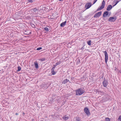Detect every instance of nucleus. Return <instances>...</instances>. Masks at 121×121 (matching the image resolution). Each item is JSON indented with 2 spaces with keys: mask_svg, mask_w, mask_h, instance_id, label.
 Segmentation results:
<instances>
[{
  "mask_svg": "<svg viewBox=\"0 0 121 121\" xmlns=\"http://www.w3.org/2000/svg\"><path fill=\"white\" fill-rule=\"evenodd\" d=\"M118 119L120 120H121V115L119 116L118 118Z\"/></svg>",
  "mask_w": 121,
  "mask_h": 121,
  "instance_id": "7c9ffc66",
  "label": "nucleus"
},
{
  "mask_svg": "<svg viewBox=\"0 0 121 121\" xmlns=\"http://www.w3.org/2000/svg\"><path fill=\"white\" fill-rule=\"evenodd\" d=\"M66 79V80L67 81V82H69V80L67 79Z\"/></svg>",
  "mask_w": 121,
  "mask_h": 121,
  "instance_id": "c9c22d12",
  "label": "nucleus"
},
{
  "mask_svg": "<svg viewBox=\"0 0 121 121\" xmlns=\"http://www.w3.org/2000/svg\"><path fill=\"white\" fill-rule=\"evenodd\" d=\"M66 22V21H65L64 22L62 23L60 25V26L62 27H64L65 25V24Z\"/></svg>",
  "mask_w": 121,
  "mask_h": 121,
  "instance_id": "f8f14e48",
  "label": "nucleus"
},
{
  "mask_svg": "<svg viewBox=\"0 0 121 121\" xmlns=\"http://www.w3.org/2000/svg\"><path fill=\"white\" fill-rule=\"evenodd\" d=\"M84 48L83 47H82V48H81V49L82 50H83Z\"/></svg>",
  "mask_w": 121,
  "mask_h": 121,
  "instance_id": "473e14b6",
  "label": "nucleus"
},
{
  "mask_svg": "<svg viewBox=\"0 0 121 121\" xmlns=\"http://www.w3.org/2000/svg\"><path fill=\"white\" fill-rule=\"evenodd\" d=\"M71 79H73V78H71Z\"/></svg>",
  "mask_w": 121,
  "mask_h": 121,
  "instance_id": "79ce46f5",
  "label": "nucleus"
},
{
  "mask_svg": "<svg viewBox=\"0 0 121 121\" xmlns=\"http://www.w3.org/2000/svg\"><path fill=\"white\" fill-rule=\"evenodd\" d=\"M104 53L105 55V61L106 64H107V62L108 59V55L106 51L103 52Z\"/></svg>",
  "mask_w": 121,
  "mask_h": 121,
  "instance_id": "7ed1b4c3",
  "label": "nucleus"
},
{
  "mask_svg": "<svg viewBox=\"0 0 121 121\" xmlns=\"http://www.w3.org/2000/svg\"><path fill=\"white\" fill-rule=\"evenodd\" d=\"M117 19L116 17H110L108 19V21L110 22H114Z\"/></svg>",
  "mask_w": 121,
  "mask_h": 121,
  "instance_id": "423d86ee",
  "label": "nucleus"
},
{
  "mask_svg": "<svg viewBox=\"0 0 121 121\" xmlns=\"http://www.w3.org/2000/svg\"><path fill=\"white\" fill-rule=\"evenodd\" d=\"M92 4L91 2L87 3L85 5V7L86 9H88L91 6Z\"/></svg>",
  "mask_w": 121,
  "mask_h": 121,
  "instance_id": "39448f33",
  "label": "nucleus"
},
{
  "mask_svg": "<svg viewBox=\"0 0 121 121\" xmlns=\"http://www.w3.org/2000/svg\"><path fill=\"white\" fill-rule=\"evenodd\" d=\"M120 1H120H116L115 2V4L114 5H113V6H115Z\"/></svg>",
  "mask_w": 121,
  "mask_h": 121,
  "instance_id": "393cba45",
  "label": "nucleus"
},
{
  "mask_svg": "<svg viewBox=\"0 0 121 121\" xmlns=\"http://www.w3.org/2000/svg\"><path fill=\"white\" fill-rule=\"evenodd\" d=\"M105 121H110V118L107 117L105 118Z\"/></svg>",
  "mask_w": 121,
  "mask_h": 121,
  "instance_id": "5701e85b",
  "label": "nucleus"
},
{
  "mask_svg": "<svg viewBox=\"0 0 121 121\" xmlns=\"http://www.w3.org/2000/svg\"><path fill=\"white\" fill-rule=\"evenodd\" d=\"M17 71H20L21 69V68L20 67V66H18L17 67Z\"/></svg>",
  "mask_w": 121,
  "mask_h": 121,
  "instance_id": "aec40b11",
  "label": "nucleus"
},
{
  "mask_svg": "<svg viewBox=\"0 0 121 121\" xmlns=\"http://www.w3.org/2000/svg\"><path fill=\"white\" fill-rule=\"evenodd\" d=\"M45 60V58H43L41 59V60L42 61H43Z\"/></svg>",
  "mask_w": 121,
  "mask_h": 121,
  "instance_id": "c756f323",
  "label": "nucleus"
},
{
  "mask_svg": "<svg viewBox=\"0 0 121 121\" xmlns=\"http://www.w3.org/2000/svg\"><path fill=\"white\" fill-rule=\"evenodd\" d=\"M108 14V11L105 12L103 14V16L104 17H107V16Z\"/></svg>",
  "mask_w": 121,
  "mask_h": 121,
  "instance_id": "9b49d317",
  "label": "nucleus"
},
{
  "mask_svg": "<svg viewBox=\"0 0 121 121\" xmlns=\"http://www.w3.org/2000/svg\"><path fill=\"white\" fill-rule=\"evenodd\" d=\"M86 42L90 46L91 45V40L87 41Z\"/></svg>",
  "mask_w": 121,
  "mask_h": 121,
  "instance_id": "dca6fc26",
  "label": "nucleus"
},
{
  "mask_svg": "<svg viewBox=\"0 0 121 121\" xmlns=\"http://www.w3.org/2000/svg\"><path fill=\"white\" fill-rule=\"evenodd\" d=\"M59 1L60 2H62L63 1V0H59Z\"/></svg>",
  "mask_w": 121,
  "mask_h": 121,
  "instance_id": "e433bc0d",
  "label": "nucleus"
},
{
  "mask_svg": "<svg viewBox=\"0 0 121 121\" xmlns=\"http://www.w3.org/2000/svg\"><path fill=\"white\" fill-rule=\"evenodd\" d=\"M105 2L104 0H103L102 2V5L100 7H99L97 9L96 11L101 10L103 9L105 7Z\"/></svg>",
  "mask_w": 121,
  "mask_h": 121,
  "instance_id": "f03ea898",
  "label": "nucleus"
},
{
  "mask_svg": "<svg viewBox=\"0 0 121 121\" xmlns=\"http://www.w3.org/2000/svg\"><path fill=\"white\" fill-rule=\"evenodd\" d=\"M120 0L121 1V0Z\"/></svg>",
  "mask_w": 121,
  "mask_h": 121,
  "instance_id": "c03bdc74",
  "label": "nucleus"
},
{
  "mask_svg": "<svg viewBox=\"0 0 121 121\" xmlns=\"http://www.w3.org/2000/svg\"><path fill=\"white\" fill-rule=\"evenodd\" d=\"M97 0H94L93 2V4H95Z\"/></svg>",
  "mask_w": 121,
  "mask_h": 121,
  "instance_id": "cd10ccee",
  "label": "nucleus"
},
{
  "mask_svg": "<svg viewBox=\"0 0 121 121\" xmlns=\"http://www.w3.org/2000/svg\"><path fill=\"white\" fill-rule=\"evenodd\" d=\"M28 1L29 2H30L31 3H32L33 2V1L32 0H28Z\"/></svg>",
  "mask_w": 121,
  "mask_h": 121,
  "instance_id": "c85d7f7f",
  "label": "nucleus"
},
{
  "mask_svg": "<svg viewBox=\"0 0 121 121\" xmlns=\"http://www.w3.org/2000/svg\"><path fill=\"white\" fill-rule=\"evenodd\" d=\"M25 114V113H24V112H23V114Z\"/></svg>",
  "mask_w": 121,
  "mask_h": 121,
  "instance_id": "a19ab883",
  "label": "nucleus"
},
{
  "mask_svg": "<svg viewBox=\"0 0 121 121\" xmlns=\"http://www.w3.org/2000/svg\"><path fill=\"white\" fill-rule=\"evenodd\" d=\"M112 7L111 5H109L106 8V10L108 11H109L112 9Z\"/></svg>",
  "mask_w": 121,
  "mask_h": 121,
  "instance_id": "1a4fd4ad",
  "label": "nucleus"
},
{
  "mask_svg": "<svg viewBox=\"0 0 121 121\" xmlns=\"http://www.w3.org/2000/svg\"><path fill=\"white\" fill-rule=\"evenodd\" d=\"M54 68H52L51 69V71H54Z\"/></svg>",
  "mask_w": 121,
  "mask_h": 121,
  "instance_id": "2f4dec72",
  "label": "nucleus"
},
{
  "mask_svg": "<svg viewBox=\"0 0 121 121\" xmlns=\"http://www.w3.org/2000/svg\"><path fill=\"white\" fill-rule=\"evenodd\" d=\"M66 116L65 115L63 116V118L64 120H67L69 118V117H66Z\"/></svg>",
  "mask_w": 121,
  "mask_h": 121,
  "instance_id": "4468645a",
  "label": "nucleus"
},
{
  "mask_svg": "<svg viewBox=\"0 0 121 121\" xmlns=\"http://www.w3.org/2000/svg\"><path fill=\"white\" fill-rule=\"evenodd\" d=\"M103 86L104 87L107 86L108 84V82L106 79L104 78V81L103 82Z\"/></svg>",
  "mask_w": 121,
  "mask_h": 121,
  "instance_id": "20e7f679",
  "label": "nucleus"
},
{
  "mask_svg": "<svg viewBox=\"0 0 121 121\" xmlns=\"http://www.w3.org/2000/svg\"><path fill=\"white\" fill-rule=\"evenodd\" d=\"M42 49V48L41 47H39L37 48V50H40L41 49Z\"/></svg>",
  "mask_w": 121,
  "mask_h": 121,
  "instance_id": "bb28decb",
  "label": "nucleus"
},
{
  "mask_svg": "<svg viewBox=\"0 0 121 121\" xmlns=\"http://www.w3.org/2000/svg\"><path fill=\"white\" fill-rule=\"evenodd\" d=\"M120 121H121V120H120Z\"/></svg>",
  "mask_w": 121,
  "mask_h": 121,
  "instance_id": "37998d69",
  "label": "nucleus"
},
{
  "mask_svg": "<svg viewBox=\"0 0 121 121\" xmlns=\"http://www.w3.org/2000/svg\"><path fill=\"white\" fill-rule=\"evenodd\" d=\"M89 16V15H88L87 16H86L85 17V19H86V18H87V17H88Z\"/></svg>",
  "mask_w": 121,
  "mask_h": 121,
  "instance_id": "f704fd0d",
  "label": "nucleus"
},
{
  "mask_svg": "<svg viewBox=\"0 0 121 121\" xmlns=\"http://www.w3.org/2000/svg\"><path fill=\"white\" fill-rule=\"evenodd\" d=\"M15 115H18V113H16Z\"/></svg>",
  "mask_w": 121,
  "mask_h": 121,
  "instance_id": "58836bf2",
  "label": "nucleus"
},
{
  "mask_svg": "<svg viewBox=\"0 0 121 121\" xmlns=\"http://www.w3.org/2000/svg\"><path fill=\"white\" fill-rule=\"evenodd\" d=\"M56 65H54V66L52 67L53 68H54L55 69L56 67Z\"/></svg>",
  "mask_w": 121,
  "mask_h": 121,
  "instance_id": "72a5a7b5",
  "label": "nucleus"
},
{
  "mask_svg": "<svg viewBox=\"0 0 121 121\" xmlns=\"http://www.w3.org/2000/svg\"><path fill=\"white\" fill-rule=\"evenodd\" d=\"M102 12L100 11L96 13L94 16V17H99L101 14Z\"/></svg>",
  "mask_w": 121,
  "mask_h": 121,
  "instance_id": "0eeeda50",
  "label": "nucleus"
},
{
  "mask_svg": "<svg viewBox=\"0 0 121 121\" xmlns=\"http://www.w3.org/2000/svg\"><path fill=\"white\" fill-rule=\"evenodd\" d=\"M44 29L46 31V32H45V33H47V32H48L49 31L47 27L45 28Z\"/></svg>",
  "mask_w": 121,
  "mask_h": 121,
  "instance_id": "6ab92c4d",
  "label": "nucleus"
},
{
  "mask_svg": "<svg viewBox=\"0 0 121 121\" xmlns=\"http://www.w3.org/2000/svg\"><path fill=\"white\" fill-rule=\"evenodd\" d=\"M84 112L87 115L90 114L88 109L87 107H86L84 108Z\"/></svg>",
  "mask_w": 121,
  "mask_h": 121,
  "instance_id": "6e6552de",
  "label": "nucleus"
},
{
  "mask_svg": "<svg viewBox=\"0 0 121 121\" xmlns=\"http://www.w3.org/2000/svg\"><path fill=\"white\" fill-rule=\"evenodd\" d=\"M31 25L32 26V27L34 28H35V26L34 25L33 23H31Z\"/></svg>",
  "mask_w": 121,
  "mask_h": 121,
  "instance_id": "a878e982",
  "label": "nucleus"
},
{
  "mask_svg": "<svg viewBox=\"0 0 121 121\" xmlns=\"http://www.w3.org/2000/svg\"><path fill=\"white\" fill-rule=\"evenodd\" d=\"M67 82V81L66 80V79H65L64 80V81L62 82V83L63 84H65Z\"/></svg>",
  "mask_w": 121,
  "mask_h": 121,
  "instance_id": "412c9836",
  "label": "nucleus"
},
{
  "mask_svg": "<svg viewBox=\"0 0 121 121\" xmlns=\"http://www.w3.org/2000/svg\"><path fill=\"white\" fill-rule=\"evenodd\" d=\"M60 61L59 62H58L56 63L55 64L56 66H57V65H58L60 64Z\"/></svg>",
  "mask_w": 121,
  "mask_h": 121,
  "instance_id": "b1692460",
  "label": "nucleus"
},
{
  "mask_svg": "<svg viewBox=\"0 0 121 121\" xmlns=\"http://www.w3.org/2000/svg\"><path fill=\"white\" fill-rule=\"evenodd\" d=\"M35 65L36 68L37 69L38 68V65L37 61L35 62Z\"/></svg>",
  "mask_w": 121,
  "mask_h": 121,
  "instance_id": "ddd939ff",
  "label": "nucleus"
},
{
  "mask_svg": "<svg viewBox=\"0 0 121 121\" xmlns=\"http://www.w3.org/2000/svg\"><path fill=\"white\" fill-rule=\"evenodd\" d=\"M31 10L32 11L34 12V13L35 14H37L38 13L37 12L38 10V9L37 8H35L32 9H31Z\"/></svg>",
  "mask_w": 121,
  "mask_h": 121,
  "instance_id": "9d476101",
  "label": "nucleus"
},
{
  "mask_svg": "<svg viewBox=\"0 0 121 121\" xmlns=\"http://www.w3.org/2000/svg\"><path fill=\"white\" fill-rule=\"evenodd\" d=\"M76 121H81V120L80 118L78 117H77L76 118Z\"/></svg>",
  "mask_w": 121,
  "mask_h": 121,
  "instance_id": "a211bd4d",
  "label": "nucleus"
},
{
  "mask_svg": "<svg viewBox=\"0 0 121 121\" xmlns=\"http://www.w3.org/2000/svg\"><path fill=\"white\" fill-rule=\"evenodd\" d=\"M85 91L81 88H79L76 91L75 95H80L83 94Z\"/></svg>",
  "mask_w": 121,
  "mask_h": 121,
  "instance_id": "f257e3e1",
  "label": "nucleus"
},
{
  "mask_svg": "<svg viewBox=\"0 0 121 121\" xmlns=\"http://www.w3.org/2000/svg\"><path fill=\"white\" fill-rule=\"evenodd\" d=\"M32 121H34V119H32Z\"/></svg>",
  "mask_w": 121,
  "mask_h": 121,
  "instance_id": "ea45409f",
  "label": "nucleus"
},
{
  "mask_svg": "<svg viewBox=\"0 0 121 121\" xmlns=\"http://www.w3.org/2000/svg\"><path fill=\"white\" fill-rule=\"evenodd\" d=\"M119 72L120 73H121V70H119Z\"/></svg>",
  "mask_w": 121,
  "mask_h": 121,
  "instance_id": "4c0bfd02",
  "label": "nucleus"
},
{
  "mask_svg": "<svg viewBox=\"0 0 121 121\" xmlns=\"http://www.w3.org/2000/svg\"><path fill=\"white\" fill-rule=\"evenodd\" d=\"M53 75L55 74L56 73V72L54 71H51Z\"/></svg>",
  "mask_w": 121,
  "mask_h": 121,
  "instance_id": "4be33fe9",
  "label": "nucleus"
},
{
  "mask_svg": "<svg viewBox=\"0 0 121 121\" xmlns=\"http://www.w3.org/2000/svg\"><path fill=\"white\" fill-rule=\"evenodd\" d=\"M101 93L102 95H103L104 96H106L108 95V94L105 92H101Z\"/></svg>",
  "mask_w": 121,
  "mask_h": 121,
  "instance_id": "2eb2a0df",
  "label": "nucleus"
},
{
  "mask_svg": "<svg viewBox=\"0 0 121 121\" xmlns=\"http://www.w3.org/2000/svg\"><path fill=\"white\" fill-rule=\"evenodd\" d=\"M48 99L50 100V101H51V102H52L54 100V99L53 98H51L50 97H49V99Z\"/></svg>",
  "mask_w": 121,
  "mask_h": 121,
  "instance_id": "f3484780",
  "label": "nucleus"
}]
</instances>
